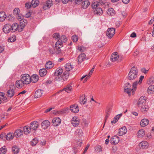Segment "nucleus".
<instances>
[{
  "label": "nucleus",
  "mask_w": 154,
  "mask_h": 154,
  "mask_svg": "<svg viewBox=\"0 0 154 154\" xmlns=\"http://www.w3.org/2000/svg\"><path fill=\"white\" fill-rule=\"evenodd\" d=\"M76 135L79 137H81L83 135V132L81 129H78L76 130L75 133Z\"/></svg>",
  "instance_id": "obj_37"
},
{
  "label": "nucleus",
  "mask_w": 154,
  "mask_h": 154,
  "mask_svg": "<svg viewBox=\"0 0 154 154\" xmlns=\"http://www.w3.org/2000/svg\"><path fill=\"white\" fill-rule=\"evenodd\" d=\"M14 133H9L6 136V138L7 140H11L13 139L14 136Z\"/></svg>",
  "instance_id": "obj_30"
},
{
  "label": "nucleus",
  "mask_w": 154,
  "mask_h": 154,
  "mask_svg": "<svg viewBox=\"0 0 154 154\" xmlns=\"http://www.w3.org/2000/svg\"><path fill=\"white\" fill-rule=\"evenodd\" d=\"M31 15V13L30 12H27L26 14H25V17L26 18H29V17H30V16Z\"/></svg>",
  "instance_id": "obj_64"
},
{
  "label": "nucleus",
  "mask_w": 154,
  "mask_h": 154,
  "mask_svg": "<svg viewBox=\"0 0 154 154\" xmlns=\"http://www.w3.org/2000/svg\"><path fill=\"white\" fill-rule=\"evenodd\" d=\"M69 71L65 70V71L63 72V76L66 77L67 76H69Z\"/></svg>",
  "instance_id": "obj_54"
},
{
  "label": "nucleus",
  "mask_w": 154,
  "mask_h": 154,
  "mask_svg": "<svg viewBox=\"0 0 154 154\" xmlns=\"http://www.w3.org/2000/svg\"><path fill=\"white\" fill-rule=\"evenodd\" d=\"M3 30L5 33H8L11 32V25L9 24H6L3 27Z\"/></svg>",
  "instance_id": "obj_8"
},
{
  "label": "nucleus",
  "mask_w": 154,
  "mask_h": 154,
  "mask_svg": "<svg viewBox=\"0 0 154 154\" xmlns=\"http://www.w3.org/2000/svg\"><path fill=\"white\" fill-rule=\"evenodd\" d=\"M141 71L144 74H146V73L148 71V70H146V69L144 68H143L141 69Z\"/></svg>",
  "instance_id": "obj_56"
},
{
  "label": "nucleus",
  "mask_w": 154,
  "mask_h": 154,
  "mask_svg": "<svg viewBox=\"0 0 154 154\" xmlns=\"http://www.w3.org/2000/svg\"><path fill=\"white\" fill-rule=\"evenodd\" d=\"M98 4L97 2H93L91 5L92 8L93 9H96L97 8Z\"/></svg>",
  "instance_id": "obj_50"
},
{
  "label": "nucleus",
  "mask_w": 154,
  "mask_h": 154,
  "mask_svg": "<svg viewBox=\"0 0 154 154\" xmlns=\"http://www.w3.org/2000/svg\"><path fill=\"white\" fill-rule=\"evenodd\" d=\"M119 58V55L117 52L113 53L111 55L110 60L112 61H116Z\"/></svg>",
  "instance_id": "obj_22"
},
{
  "label": "nucleus",
  "mask_w": 154,
  "mask_h": 154,
  "mask_svg": "<svg viewBox=\"0 0 154 154\" xmlns=\"http://www.w3.org/2000/svg\"><path fill=\"white\" fill-rule=\"evenodd\" d=\"M31 131V128L30 126H26L23 128V132L25 134H29Z\"/></svg>",
  "instance_id": "obj_18"
},
{
  "label": "nucleus",
  "mask_w": 154,
  "mask_h": 154,
  "mask_svg": "<svg viewBox=\"0 0 154 154\" xmlns=\"http://www.w3.org/2000/svg\"><path fill=\"white\" fill-rule=\"evenodd\" d=\"M146 104V101L145 99L143 97H140L138 102V106L140 107H141L145 105Z\"/></svg>",
  "instance_id": "obj_9"
},
{
  "label": "nucleus",
  "mask_w": 154,
  "mask_h": 154,
  "mask_svg": "<svg viewBox=\"0 0 154 154\" xmlns=\"http://www.w3.org/2000/svg\"><path fill=\"white\" fill-rule=\"evenodd\" d=\"M70 110L74 113H77L79 111V108L78 105L74 104L72 105L70 108Z\"/></svg>",
  "instance_id": "obj_12"
},
{
  "label": "nucleus",
  "mask_w": 154,
  "mask_h": 154,
  "mask_svg": "<svg viewBox=\"0 0 154 154\" xmlns=\"http://www.w3.org/2000/svg\"><path fill=\"white\" fill-rule=\"evenodd\" d=\"M90 5V3L88 1V0H85L82 2V6L84 9H86Z\"/></svg>",
  "instance_id": "obj_28"
},
{
  "label": "nucleus",
  "mask_w": 154,
  "mask_h": 154,
  "mask_svg": "<svg viewBox=\"0 0 154 154\" xmlns=\"http://www.w3.org/2000/svg\"><path fill=\"white\" fill-rule=\"evenodd\" d=\"M149 109V107L146 104L143 106L141 107V111L143 112H145L147 111Z\"/></svg>",
  "instance_id": "obj_44"
},
{
  "label": "nucleus",
  "mask_w": 154,
  "mask_h": 154,
  "mask_svg": "<svg viewBox=\"0 0 154 154\" xmlns=\"http://www.w3.org/2000/svg\"><path fill=\"white\" fill-rule=\"evenodd\" d=\"M65 70H67L69 71L72 70L73 67L72 66L70 63H67L65 66Z\"/></svg>",
  "instance_id": "obj_40"
},
{
  "label": "nucleus",
  "mask_w": 154,
  "mask_h": 154,
  "mask_svg": "<svg viewBox=\"0 0 154 154\" xmlns=\"http://www.w3.org/2000/svg\"><path fill=\"white\" fill-rule=\"evenodd\" d=\"M20 11V10L18 8H16L14 10L13 13L14 15H17L19 14L18 13Z\"/></svg>",
  "instance_id": "obj_51"
},
{
  "label": "nucleus",
  "mask_w": 154,
  "mask_h": 154,
  "mask_svg": "<svg viewBox=\"0 0 154 154\" xmlns=\"http://www.w3.org/2000/svg\"><path fill=\"white\" fill-rule=\"evenodd\" d=\"M55 45L54 51L52 49L49 50L50 54H61L62 53V51L60 48L63 47V45H62V43L60 42V41H57Z\"/></svg>",
  "instance_id": "obj_1"
},
{
  "label": "nucleus",
  "mask_w": 154,
  "mask_h": 154,
  "mask_svg": "<svg viewBox=\"0 0 154 154\" xmlns=\"http://www.w3.org/2000/svg\"><path fill=\"white\" fill-rule=\"evenodd\" d=\"M27 23V21L25 19H23L20 22V27L21 29H23Z\"/></svg>",
  "instance_id": "obj_25"
},
{
  "label": "nucleus",
  "mask_w": 154,
  "mask_h": 154,
  "mask_svg": "<svg viewBox=\"0 0 154 154\" xmlns=\"http://www.w3.org/2000/svg\"><path fill=\"white\" fill-rule=\"evenodd\" d=\"M72 39L74 42H76L78 41V38L76 35H73L72 37Z\"/></svg>",
  "instance_id": "obj_55"
},
{
  "label": "nucleus",
  "mask_w": 154,
  "mask_h": 154,
  "mask_svg": "<svg viewBox=\"0 0 154 154\" xmlns=\"http://www.w3.org/2000/svg\"><path fill=\"white\" fill-rule=\"evenodd\" d=\"M138 74L137 69L135 67H132L131 69L128 74L129 77L137 76Z\"/></svg>",
  "instance_id": "obj_2"
},
{
  "label": "nucleus",
  "mask_w": 154,
  "mask_h": 154,
  "mask_svg": "<svg viewBox=\"0 0 154 154\" xmlns=\"http://www.w3.org/2000/svg\"><path fill=\"white\" fill-rule=\"evenodd\" d=\"M122 115V114H120L117 115L114 118L113 120L111 121V123H116Z\"/></svg>",
  "instance_id": "obj_39"
},
{
  "label": "nucleus",
  "mask_w": 154,
  "mask_h": 154,
  "mask_svg": "<svg viewBox=\"0 0 154 154\" xmlns=\"http://www.w3.org/2000/svg\"><path fill=\"white\" fill-rule=\"evenodd\" d=\"M7 16L5 13L3 12H0V22L4 21Z\"/></svg>",
  "instance_id": "obj_32"
},
{
  "label": "nucleus",
  "mask_w": 154,
  "mask_h": 154,
  "mask_svg": "<svg viewBox=\"0 0 154 154\" xmlns=\"http://www.w3.org/2000/svg\"><path fill=\"white\" fill-rule=\"evenodd\" d=\"M149 122V120L146 119L142 120L140 122V125L142 127H144L148 125Z\"/></svg>",
  "instance_id": "obj_24"
},
{
  "label": "nucleus",
  "mask_w": 154,
  "mask_h": 154,
  "mask_svg": "<svg viewBox=\"0 0 154 154\" xmlns=\"http://www.w3.org/2000/svg\"><path fill=\"white\" fill-rule=\"evenodd\" d=\"M127 131L126 127L125 126L119 129V135L121 136L125 134Z\"/></svg>",
  "instance_id": "obj_17"
},
{
  "label": "nucleus",
  "mask_w": 154,
  "mask_h": 154,
  "mask_svg": "<svg viewBox=\"0 0 154 154\" xmlns=\"http://www.w3.org/2000/svg\"><path fill=\"white\" fill-rule=\"evenodd\" d=\"M125 91L129 95L131 92L133 91L132 87L131 85L128 83H126L124 86Z\"/></svg>",
  "instance_id": "obj_4"
},
{
  "label": "nucleus",
  "mask_w": 154,
  "mask_h": 154,
  "mask_svg": "<svg viewBox=\"0 0 154 154\" xmlns=\"http://www.w3.org/2000/svg\"><path fill=\"white\" fill-rule=\"evenodd\" d=\"M107 13L109 15H113L115 14V11L112 8H109L107 11Z\"/></svg>",
  "instance_id": "obj_38"
},
{
  "label": "nucleus",
  "mask_w": 154,
  "mask_h": 154,
  "mask_svg": "<svg viewBox=\"0 0 154 154\" xmlns=\"http://www.w3.org/2000/svg\"><path fill=\"white\" fill-rule=\"evenodd\" d=\"M54 66V64L50 61L47 62L45 64L46 68L48 69L52 68Z\"/></svg>",
  "instance_id": "obj_26"
},
{
  "label": "nucleus",
  "mask_w": 154,
  "mask_h": 154,
  "mask_svg": "<svg viewBox=\"0 0 154 154\" xmlns=\"http://www.w3.org/2000/svg\"><path fill=\"white\" fill-rule=\"evenodd\" d=\"M119 137L117 136L112 137L110 139V142L112 144H117L119 142Z\"/></svg>",
  "instance_id": "obj_16"
},
{
  "label": "nucleus",
  "mask_w": 154,
  "mask_h": 154,
  "mask_svg": "<svg viewBox=\"0 0 154 154\" xmlns=\"http://www.w3.org/2000/svg\"><path fill=\"white\" fill-rule=\"evenodd\" d=\"M147 91L149 94L152 93L154 91V85H150L148 88Z\"/></svg>",
  "instance_id": "obj_41"
},
{
  "label": "nucleus",
  "mask_w": 154,
  "mask_h": 154,
  "mask_svg": "<svg viewBox=\"0 0 154 154\" xmlns=\"http://www.w3.org/2000/svg\"><path fill=\"white\" fill-rule=\"evenodd\" d=\"M31 6V4L30 3L27 2L25 4V7L27 9L29 8Z\"/></svg>",
  "instance_id": "obj_57"
},
{
  "label": "nucleus",
  "mask_w": 154,
  "mask_h": 154,
  "mask_svg": "<svg viewBox=\"0 0 154 154\" xmlns=\"http://www.w3.org/2000/svg\"><path fill=\"white\" fill-rule=\"evenodd\" d=\"M79 119L78 117L74 116L72 119L71 124L73 126L76 127L79 124Z\"/></svg>",
  "instance_id": "obj_7"
},
{
  "label": "nucleus",
  "mask_w": 154,
  "mask_h": 154,
  "mask_svg": "<svg viewBox=\"0 0 154 154\" xmlns=\"http://www.w3.org/2000/svg\"><path fill=\"white\" fill-rule=\"evenodd\" d=\"M11 32H14L17 30L18 28V25L17 23H14L12 25H11Z\"/></svg>",
  "instance_id": "obj_29"
},
{
  "label": "nucleus",
  "mask_w": 154,
  "mask_h": 154,
  "mask_svg": "<svg viewBox=\"0 0 154 154\" xmlns=\"http://www.w3.org/2000/svg\"><path fill=\"white\" fill-rule=\"evenodd\" d=\"M95 12L96 14L100 15L103 13V11L101 8L97 7L96 8Z\"/></svg>",
  "instance_id": "obj_42"
},
{
  "label": "nucleus",
  "mask_w": 154,
  "mask_h": 154,
  "mask_svg": "<svg viewBox=\"0 0 154 154\" xmlns=\"http://www.w3.org/2000/svg\"><path fill=\"white\" fill-rule=\"evenodd\" d=\"M31 80V82L32 83H35L38 80V78H29Z\"/></svg>",
  "instance_id": "obj_53"
},
{
  "label": "nucleus",
  "mask_w": 154,
  "mask_h": 154,
  "mask_svg": "<svg viewBox=\"0 0 154 154\" xmlns=\"http://www.w3.org/2000/svg\"><path fill=\"white\" fill-rule=\"evenodd\" d=\"M50 124V123L48 120H45L42 123L41 125L43 129H45L49 127Z\"/></svg>",
  "instance_id": "obj_11"
},
{
  "label": "nucleus",
  "mask_w": 154,
  "mask_h": 154,
  "mask_svg": "<svg viewBox=\"0 0 154 154\" xmlns=\"http://www.w3.org/2000/svg\"><path fill=\"white\" fill-rule=\"evenodd\" d=\"M16 87L18 88H21L24 86L23 82L21 78L20 80L16 81Z\"/></svg>",
  "instance_id": "obj_20"
},
{
  "label": "nucleus",
  "mask_w": 154,
  "mask_h": 154,
  "mask_svg": "<svg viewBox=\"0 0 154 154\" xmlns=\"http://www.w3.org/2000/svg\"><path fill=\"white\" fill-rule=\"evenodd\" d=\"M15 92L13 89H10L7 92V96L9 97H12L14 95Z\"/></svg>",
  "instance_id": "obj_23"
},
{
  "label": "nucleus",
  "mask_w": 154,
  "mask_h": 154,
  "mask_svg": "<svg viewBox=\"0 0 154 154\" xmlns=\"http://www.w3.org/2000/svg\"><path fill=\"white\" fill-rule=\"evenodd\" d=\"M63 72V70L61 68H57L54 73L55 76H58L61 74Z\"/></svg>",
  "instance_id": "obj_27"
},
{
  "label": "nucleus",
  "mask_w": 154,
  "mask_h": 154,
  "mask_svg": "<svg viewBox=\"0 0 154 154\" xmlns=\"http://www.w3.org/2000/svg\"><path fill=\"white\" fill-rule=\"evenodd\" d=\"M145 134L144 130L143 129L139 130L137 133L138 137H140L144 136Z\"/></svg>",
  "instance_id": "obj_35"
},
{
  "label": "nucleus",
  "mask_w": 154,
  "mask_h": 154,
  "mask_svg": "<svg viewBox=\"0 0 154 154\" xmlns=\"http://www.w3.org/2000/svg\"><path fill=\"white\" fill-rule=\"evenodd\" d=\"M47 73V71L45 69H40L39 71V74L41 77H43L46 75Z\"/></svg>",
  "instance_id": "obj_31"
},
{
  "label": "nucleus",
  "mask_w": 154,
  "mask_h": 154,
  "mask_svg": "<svg viewBox=\"0 0 154 154\" xmlns=\"http://www.w3.org/2000/svg\"><path fill=\"white\" fill-rule=\"evenodd\" d=\"M95 150L98 151H101V147L100 146H97Z\"/></svg>",
  "instance_id": "obj_61"
},
{
  "label": "nucleus",
  "mask_w": 154,
  "mask_h": 154,
  "mask_svg": "<svg viewBox=\"0 0 154 154\" xmlns=\"http://www.w3.org/2000/svg\"><path fill=\"white\" fill-rule=\"evenodd\" d=\"M77 49H78V50H79L80 51L82 52L84 51V50H85V48H84L83 47L80 46H79L78 47Z\"/></svg>",
  "instance_id": "obj_60"
},
{
  "label": "nucleus",
  "mask_w": 154,
  "mask_h": 154,
  "mask_svg": "<svg viewBox=\"0 0 154 154\" xmlns=\"http://www.w3.org/2000/svg\"><path fill=\"white\" fill-rule=\"evenodd\" d=\"M115 29L113 28L108 29L106 33L107 36L109 38H111L114 35L115 33Z\"/></svg>",
  "instance_id": "obj_5"
},
{
  "label": "nucleus",
  "mask_w": 154,
  "mask_h": 154,
  "mask_svg": "<svg viewBox=\"0 0 154 154\" xmlns=\"http://www.w3.org/2000/svg\"><path fill=\"white\" fill-rule=\"evenodd\" d=\"M39 126V124L37 121L32 122L30 125V127L31 129L35 130Z\"/></svg>",
  "instance_id": "obj_10"
},
{
  "label": "nucleus",
  "mask_w": 154,
  "mask_h": 154,
  "mask_svg": "<svg viewBox=\"0 0 154 154\" xmlns=\"http://www.w3.org/2000/svg\"><path fill=\"white\" fill-rule=\"evenodd\" d=\"M43 93V91L41 89H38L36 90L34 94V97L35 98H38L41 97Z\"/></svg>",
  "instance_id": "obj_13"
},
{
  "label": "nucleus",
  "mask_w": 154,
  "mask_h": 154,
  "mask_svg": "<svg viewBox=\"0 0 154 154\" xmlns=\"http://www.w3.org/2000/svg\"><path fill=\"white\" fill-rule=\"evenodd\" d=\"M12 150L14 153L17 154L19 152V149L17 146H15L12 148Z\"/></svg>",
  "instance_id": "obj_43"
},
{
  "label": "nucleus",
  "mask_w": 154,
  "mask_h": 154,
  "mask_svg": "<svg viewBox=\"0 0 154 154\" xmlns=\"http://www.w3.org/2000/svg\"><path fill=\"white\" fill-rule=\"evenodd\" d=\"M139 146L141 148L144 149L148 148V144L147 142L143 141L140 143Z\"/></svg>",
  "instance_id": "obj_19"
},
{
  "label": "nucleus",
  "mask_w": 154,
  "mask_h": 154,
  "mask_svg": "<svg viewBox=\"0 0 154 154\" xmlns=\"http://www.w3.org/2000/svg\"><path fill=\"white\" fill-rule=\"evenodd\" d=\"M39 3L38 0H32L31 3L32 6L33 8H35L38 5Z\"/></svg>",
  "instance_id": "obj_34"
},
{
  "label": "nucleus",
  "mask_w": 154,
  "mask_h": 154,
  "mask_svg": "<svg viewBox=\"0 0 154 154\" xmlns=\"http://www.w3.org/2000/svg\"><path fill=\"white\" fill-rule=\"evenodd\" d=\"M69 109L68 108H66L65 109H63L61 111V112L62 114H64L67 112L69 110Z\"/></svg>",
  "instance_id": "obj_63"
},
{
  "label": "nucleus",
  "mask_w": 154,
  "mask_h": 154,
  "mask_svg": "<svg viewBox=\"0 0 154 154\" xmlns=\"http://www.w3.org/2000/svg\"><path fill=\"white\" fill-rule=\"evenodd\" d=\"M61 122V120L59 118H54L52 120V123L54 126H57Z\"/></svg>",
  "instance_id": "obj_14"
},
{
  "label": "nucleus",
  "mask_w": 154,
  "mask_h": 154,
  "mask_svg": "<svg viewBox=\"0 0 154 154\" xmlns=\"http://www.w3.org/2000/svg\"><path fill=\"white\" fill-rule=\"evenodd\" d=\"M17 19L20 21L21 20L24 19L23 17L22 16H21L19 15V14H18L17 15Z\"/></svg>",
  "instance_id": "obj_62"
},
{
  "label": "nucleus",
  "mask_w": 154,
  "mask_h": 154,
  "mask_svg": "<svg viewBox=\"0 0 154 154\" xmlns=\"http://www.w3.org/2000/svg\"><path fill=\"white\" fill-rule=\"evenodd\" d=\"M80 103L82 105H83L86 103L87 101V99L85 98V97H82L80 99Z\"/></svg>",
  "instance_id": "obj_46"
},
{
  "label": "nucleus",
  "mask_w": 154,
  "mask_h": 154,
  "mask_svg": "<svg viewBox=\"0 0 154 154\" xmlns=\"http://www.w3.org/2000/svg\"><path fill=\"white\" fill-rule=\"evenodd\" d=\"M16 40V37L14 36L11 37L9 38L8 39V42H13Z\"/></svg>",
  "instance_id": "obj_52"
},
{
  "label": "nucleus",
  "mask_w": 154,
  "mask_h": 154,
  "mask_svg": "<svg viewBox=\"0 0 154 154\" xmlns=\"http://www.w3.org/2000/svg\"><path fill=\"white\" fill-rule=\"evenodd\" d=\"M53 37L57 40V41H60V35L58 33H54L53 35Z\"/></svg>",
  "instance_id": "obj_48"
},
{
  "label": "nucleus",
  "mask_w": 154,
  "mask_h": 154,
  "mask_svg": "<svg viewBox=\"0 0 154 154\" xmlns=\"http://www.w3.org/2000/svg\"><path fill=\"white\" fill-rule=\"evenodd\" d=\"M154 82V78H150L148 80L147 83L149 85H152Z\"/></svg>",
  "instance_id": "obj_47"
},
{
  "label": "nucleus",
  "mask_w": 154,
  "mask_h": 154,
  "mask_svg": "<svg viewBox=\"0 0 154 154\" xmlns=\"http://www.w3.org/2000/svg\"><path fill=\"white\" fill-rule=\"evenodd\" d=\"M23 131L20 129H18L15 131L14 133L15 136L16 138H18L23 134Z\"/></svg>",
  "instance_id": "obj_15"
},
{
  "label": "nucleus",
  "mask_w": 154,
  "mask_h": 154,
  "mask_svg": "<svg viewBox=\"0 0 154 154\" xmlns=\"http://www.w3.org/2000/svg\"><path fill=\"white\" fill-rule=\"evenodd\" d=\"M54 108L53 107H51L50 108H48V109H46L45 110L44 112L45 113H47L48 112H50V111H51V110L52 109H54Z\"/></svg>",
  "instance_id": "obj_59"
},
{
  "label": "nucleus",
  "mask_w": 154,
  "mask_h": 154,
  "mask_svg": "<svg viewBox=\"0 0 154 154\" xmlns=\"http://www.w3.org/2000/svg\"><path fill=\"white\" fill-rule=\"evenodd\" d=\"M53 5V2L52 0H47L45 3L42 5V8L45 10L50 7Z\"/></svg>",
  "instance_id": "obj_3"
},
{
  "label": "nucleus",
  "mask_w": 154,
  "mask_h": 154,
  "mask_svg": "<svg viewBox=\"0 0 154 154\" xmlns=\"http://www.w3.org/2000/svg\"><path fill=\"white\" fill-rule=\"evenodd\" d=\"M72 89V87L70 85H68L67 86H66V87L64 88L63 90L60 91H65L67 93H69L71 91Z\"/></svg>",
  "instance_id": "obj_36"
},
{
  "label": "nucleus",
  "mask_w": 154,
  "mask_h": 154,
  "mask_svg": "<svg viewBox=\"0 0 154 154\" xmlns=\"http://www.w3.org/2000/svg\"><path fill=\"white\" fill-rule=\"evenodd\" d=\"M60 42L62 43V42L65 43L67 41V39L65 36L62 35L60 38Z\"/></svg>",
  "instance_id": "obj_45"
},
{
  "label": "nucleus",
  "mask_w": 154,
  "mask_h": 154,
  "mask_svg": "<svg viewBox=\"0 0 154 154\" xmlns=\"http://www.w3.org/2000/svg\"><path fill=\"white\" fill-rule=\"evenodd\" d=\"M86 55L84 53L80 54L78 57V60L79 63H81L85 59Z\"/></svg>",
  "instance_id": "obj_21"
},
{
  "label": "nucleus",
  "mask_w": 154,
  "mask_h": 154,
  "mask_svg": "<svg viewBox=\"0 0 154 154\" xmlns=\"http://www.w3.org/2000/svg\"><path fill=\"white\" fill-rule=\"evenodd\" d=\"M54 80L55 81H62L63 82V80H65V79H63V78H55Z\"/></svg>",
  "instance_id": "obj_58"
},
{
  "label": "nucleus",
  "mask_w": 154,
  "mask_h": 154,
  "mask_svg": "<svg viewBox=\"0 0 154 154\" xmlns=\"http://www.w3.org/2000/svg\"><path fill=\"white\" fill-rule=\"evenodd\" d=\"M21 79L24 85L29 84L31 81L30 79L29 78H21Z\"/></svg>",
  "instance_id": "obj_33"
},
{
  "label": "nucleus",
  "mask_w": 154,
  "mask_h": 154,
  "mask_svg": "<svg viewBox=\"0 0 154 154\" xmlns=\"http://www.w3.org/2000/svg\"><path fill=\"white\" fill-rule=\"evenodd\" d=\"M140 80L138 82L137 81L134 82L133 85V86L132 87L133 88V91H132V95H134V91L136 90V88H137V83H139V84H140L141 83L143 79L144 78H140Z\"/></svg>",
  "instance_id": "obj_6"
},
{
  "label": "nucleus",
  "mask_w": 154,
  "mask_h": 154,
  "mask_svg": "<svg viewBox=\"0 0 154 154\" xmlns=\"http://www.w3.org/2000/svg\"><path fill=\"white\" fill-rule=\"evenodd\" d=\"M38 142V140L36 138L33 139L31 142V144L32 146H35Z\"/></svg>",
  "instance_id": "obj_49"
}]
</instances>
